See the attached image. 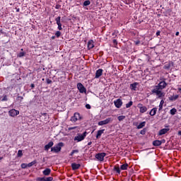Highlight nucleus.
<instances>
[{
	"label": "nucleus",
	"instance_id": "obj_1",
	"mask_svg": "<svg viewBox=\"0 0 181 181\" xmlns=\"http://www.w3.org/2000/svg\"><path fill=\"white\" fill-rule=\"evenodd\" d=\"M152 94H156L158 98H162V97H165V93L162 92L161 89L159 88L154 86L153 89L151 90Z\"/></svg>",
	"mask_w": 181,
	"mask_h": 181
},
{
	"label": "nucleus",
	"instance_id": "obj_2",
	"mask_svg": "<svg viewBox=\"0 0 181 181\" xmlns=\"http://www.w3.org/2000/svg\"><path fill=\"white\" fill-rule=\"evenodd\" d=\"M86 136H87V132H83L82 134H78L74 137V141H75V142H81V141H84Z\"/></svg>",
	"mask_w": 181,
	"mask_h": 181
},
{
	"label": "nucleus",
	"instance_id": "obj_3",
	"mask_svg": "<svg viewBox=\"0 0 181 181\" xmlns=\"http://www.w3.org/2000/svg\"><path fill=\"white\" fill-rule=\"evenodd\" d=\"M62 146H63V143H59L57 145L51 148V152H54V153H59L62 151Z\"/></svg>",
	"mask_w": 181,
	"mask_h": 181
},
{
	"label": "nucleus",
	"instance_id": "obj_4",
	"mask_svg": "<svg viewBox=\"0 0 181 181\" xmlns=\"http://www.w3.org/2000/svg\"><path fill=\"white\" fill-rule=\"evenodd\" d=\"M110 122H112V119H111V117H108L105 120L98 122V124L100 127H103V125H107V124H110Z\"/></svg>",
	"mask_w": 181,
	"mask_h": 181
},
{
	"label": "nucleus",
	"instance_id": "obj_5",
	"mask_svg": "<svg viewBox=\"0 0 181 181\" xmlns=\"http://www.w3.org/2000/svg\"><path fill=\"white\" fill-rule=\"evenodd\" d=\"M105 156H107V153H99L95 155L96 159L98 160H99L100 162H103V160H104V158H105Z\"/></svg>",
	"mask_w": 181,
	"mask_h": 181
},
{
	"label": "nucleus",
	"instance_id": "obj_6",
	"mask_svg": "<svg viewBox=\"0 0 181 181\" xmlns=\"http://www.w3.org/2000/svg\"><path fill=\"white\" fill-rule=\"evenodd\" d=\"M71 121L74 122H76L78 121L79 119H81V117H80V113H74V116L71 117Z\"/></svg>",
	"mask_w": 181,
	"mask_h": 181
},
{
	"label": "nucleus",
	"instance_id": "obj_7",
	"mask_svg": "<svg viewBox=\"0 0 181 181\" xmlns=\"http://www.w3.org/2000/svg\"><path fill=\"white\" fill-rule=\"evenodd\" d=\"M77 88L78 90H79V93H86V88L84 87V86H83V84H81V83H78L77 84Z\"/></svg>",
	"mask_w": 181,
	"mask_h": 181
},
{
	"label": "nucleus",
	"instance_id": "obj_8",
	"mask_svg": "<svg viewBox=\"0 0 181 181\" xmlns=\"http://www.w3.org/2000/svg\"><path fill=\"white\" fill-rule=\"evenodd\" d=\"M8 115H10V117H16V115H19V111L12 109L8 112Z\"/></svg>",
	"mask_w": 181,
	"mask_h": 181
},
{
	"label": "nucleus",
	"instance_id": "obj_9",
	"mask_svg": "<svg viewBox=\"0 0 181 181\" xmlns=\"http://www.w3.org/2000/svg\"><path fill=\"white\" fill-rule=\"evenodd\" d=\"M114 104L116 108H121V107H122V100L121 99H117L114 101Z\"/></svg>",
	"mask_w": 181,
	"mask_h": 181
},
{
	"label": "nucleus",
	"instance_id": "obj_10",
	"mask_svg": "<svg viewBox=\"0 0 181 181\" xmlns=\"http://www.w3.org/2000/svg\"><path fill=\"white\" fill-rule=\"evenodd\" d=\"M137 107L138 108H139L140 112L141 114H144V112H146V111H148V107H146V106H143L142 104H139Z\"/></svg>",
	"mask_w": 181,
	"mask_h": 181
},
{
	"label": "nucleus",
	"instance_id": "obj_11",
	"mask_svg": "<svg viewBox=\"0 0 181 181\" xmlns=\"http://www.w3.org/2000/svg\"><path fill=\"white\" fill-rule=\"evenodd\" d=\"M166 86H168L166 82L161 81L158 83V85L156 86V87H158V88H159L160 90H163V88H165Z\"/></svg>",
	"mask_w": 181,
	"mask_h": 181
},
{
	"label": "nucleus",
	"instance_id": "obj_12",
	"mask_svg": "<svg viewBox=\"0 0 181 181\" xmlns=\"http://www.w3.org/2000/svg\"><path fill=\"white\" fill-rule=\"evenodd\" d=\"M62 18L60 16H58L55 21L57 22V25H58V29L59 30H62L63 28H62V23H61Z\"/></svg>",
	"mask_w": 181,
	"mask_h": 181
},
{
	"label": "nucleus",
	"instance_id": "obj_13",
	"mask_svg": "<svg viewBox=\"0 0 181 181\" xmlns=\"http://www.w3.org/2000/svg\"><path fill=\"white\" fill-rule=\"evenodd\" d=\"M103 76V69H99L96 71L95 78H100Z\"/></svg>",
	"mask_w": 181,
	"mask_h": 181
},
{
	"label": "nucleus",
	"instance_id": "obj_14",
	"mask_svg": "<svg viewBox=\"0 0 181 181\" xmlns=\"http://www.w3.org/2000/svg\"><path fill=\"white\" fill-rule=\"evenodd\" d=\"M53 145V141L49 142L47 145L45 146V151H49V149H50Z\"/></svg>",
	"mask_w": 181,
	"mask_h": 181
},
{
	"label": "nucleus",
	"instance_id": "obj_15",
	"mask_svg": "<svg viewBox=\"0 0 181 181\" xmlns=\"http://www.w3.org/2000/svg\"><path fill=\"white\" fill-rule=\"evenodd\" d=\"M104 131H105V129H101L98 131V133L96 134L97 139H100V138H101V135L104 134Z\"/></svg>",
	"mask_w": 181,
	"mask_h": 181
},
{
	"label": "nucleus",
	"instance_id": "obj_16",
	"mask_svg": "<svg viewBox=\"0 0 181 181\" xmlns=\"http://www.w3.org/2000/svg\"><path fill=\"white\" fill-rule=\"evenodd\" d=\"M71 168H72L73 170H77V169L80 168V164H77L76 163H73L71 164Z\"/></svg>",
	"mask_w": 181,
	"mask_h": 181
},
{
	"label": "nucleus",
	"instance_id": "obj_17",
	"mask_svg": "<svg viewBox=\"0 0 181 181\" xmlns=\"http://www.w3.org/2000/svg\"><path fill=\"white\" fill-rule=\"evenodd\" d=\"M156 111H158V108L154 107V108H153V109L150 111L149 115H150L151 117H153L154 115H156Z\"/></svg>",
	"mask_w": 181,
	"mask_h": 181
},
{
	"label": "nucleus",
	"instance_id": "obj_18",
	"mask_svg": "<svg viewBox=\"0 0 181 181\" xmlns=\"http://www.w3.org/2000/svg\"><path fill=\"white\" fill-rule=\"evenodd\" d=\"M169 129H163L159 131L158 135H165V134L168 133Z\"/></svg>",
	"mask_w": 181,
	"mask_h": 181
},
{
	"label": "nucleus",
	"instance_id": "obj_19",
	"mask_svg": "<svg viewBox=\"0 0 181 181\" xmlns=\"http://www.w3.org/2000/svg\"><path fill=\"white\" fill-rule=\"evenodd\" d=\"M153 145L154 146H160V145H162V141H160V140H156L153 141Z\"/></svg>",
	"mask_w": 181,
	"mask_h": 181
},
{
	"label": "nucleus",
	"instance_id": "obj_20",
	"mask_svg": "<svg viewBox=\"0 0 181 181\" xmlns=\"http://www.w3.org/2000/svg\"><path fill=\"white\" fill-rule=\"evenodd\" d=\"M50 172H52V170L47 168L42 172V173L45 176H49V175H50Z\"/></svg>",
	"mask_w": 181,
	"mask_h": 181
},
{
	"label": "nucleus",
	"instance_id": "obj_21",
	"mask_svg": "<svg viewBox=\"0 0 181 181\" xmlns=\"http://www.w3.org/2000/svg\"><path fill=\"white\" fill-rule=\"evenodd\" d=\"M93 47H94V41H93V40L88 41V48L89 49H93Z\"/></svg>",
	"mask_w": 181,
	"mask_h": 181
},
{
	"label": "nucleus",
	"instance_id": "obj_22",
	"mask_svg": "<svg viewBox=\"0 0 181 181\" xmlns=\"http://www.w3.org/2000/svg\"><path fill=\"white\" fill-rule=\"evenodd\" d=\"M136 86H138V83H134L130 85L131 90L134 91H136Z\"/></svg>",
	"mask_w": 181,
	"mask_h": 181
},
{
	"label": "nucleus",
	"instance_id": "obj_23",
	"mask_svg": "<svg viewBox=\"0 0 181 181\" xmlns=\"http://www.w3.org/2000/svg\"><path fill=\"white\" fill-rule=\"evenodd\" d=\"M178 98H179V95H174L169 98L170 101H176V100H177Z\"/></svg>",
	"mask_w": 181,
	"mask_h": 181
},
{
	"label": "nucleus",
	"instance_id": "obj_24",
	"mask_svg": "<svg viewBox=\"0 0 181 181\" xmlns=\"http://www.w3.org/2000/svg\"><path fill=\"white\" fill-rule=\"evenodd\" d=\"M146 124V122H143L140 123L137 126V129H142V128H144V127H145Z\"/></svg>",
	"mask_w": 181,
	"mask_h": 181
},
{
	"label": "nucleus",
	"instance_id": "obj_25",
	"mask_svg": "<svg viewBox=\"0 0 181 181\" xmlns=\"http://www.w3.org/2000/svg\"><path fill=\"white\" fill-rule=\"evenodd\" d=\"M171 66H172V64H171L170 62H168V63H166V64L164 65V69H165V70H169V69H170Z\"/></svg>",
	"mask_w": 181,
	"mask_h": 181
},
{
	"label": "nucleus",
	"instance_id": "obj_26",
	"mask_svg": "<svg viewBox=\"0 0 181 181\" xmlns=\"http://www.w3.org/2000/svg\"><path fill=\"white\" fill-rule=\"evenodd\" d=\"M120 169L122 170H127L128 169V164L127 163H125V164H123L120 166Z\"/></svg>",
	"mask_w": 181,
	"mask_h": 181
},
{
	"label": "nucleus",
	"instance_id": "obj_27",
	"mask_svg": "<svg viewBox=\"0 0 181 181\" xmlns=\"http://www.w3.org/2000/svg\"><path fill=\"white\" fill-rule=\"evenodd\" d=\"M163 104H165V101L163 100H160L158 111L162 110V108H163Z\"/></svg>",
	"mask_w": 181,
	"mask_h": 181
},
{
	"label": "nucleus",
	"instance_id": "obj_28",
	"mask_svg": "<svg viewBox=\"0 0 181 181\" xmlns=\"http://www.w3.org/2000/svg\"><path fill=\"white\" fill-rule=\"evenodd\" d=\"M176 112H177V110H176V108H173L170 110V114L171 115H175Z\"/></svg>",
	"mask_w": 181,
	"mask_h": 181
},
{
	"label": "nucleus",
	"instance_id": "obj_29",
	"mask_svg": "<svg viewBox=\"0 0 181 181\" xmlns=\"http://www.w3.org/2000/svg\"><path fill=\"white\" fill-rule=\"evenodd\" d=\"M1 101H8V96L6 95L0 98Z\"/></svg>",
	"mask_w": 181,
	"mask_h": 181
},
{
	"label": "nucleus",
	"instance_id": "obj_30",
	"mask_svg": "<svg viewBox=\"0 0 181 181\" xmlns=\"http://www.w3.org/2000/svg\"><path fill=\"white\" fill-rule=\"evenodd\" d=\"M41 180L52 181V180H53V177H46V178H41Z\"/></svg>",
	"mask_w": 181,
	"mask_h": 181
},
{
	"label": "nucleus",
	"instance_id": "obj_31",
	"mask_svg": "<svg viewBox=\"0 0 181 181\" xmlns=\"http://www.w3.org/2000/svg\"><path fill=\"white\" fill-rule=\"evenodd\" d=\"M36 163V160H33L31 163L27 164V165L28 166V168H31V166H33V165H35Z\"/></svg>",
	"mask_w": 181,
	"mask_h": 181
},
{
	"label": "nucleus",
	"instance_id": "obj_32",
	"mask_svg": "<svg viewBox=\"0 0 181 181\" xmlns=\"http://www.w3.org/2000/svg\"><path fill=\"white\" fill-rule=\"evenodd\" d=\"M90 4H91V2H90V1H88V0L85 1L83 2L84 6H88V5H90Z\"/></svg>",
	"mask_w": 181,
	"mask_h": 181
},
{
	"label": "nucleus",
	"instance_id": "obj_33",
	"mask_svg": "<svg viewBox=\"0 0 181 181\" xmlns=\"http://www.w3.org/2000/svg\"><path fill=\"white\" fill-rule=\"evenodd\" d=\"M134 103L132 101L129 102L127 104H126V108H129Z\"/></svg>",
	"mask_w": 181,
	"mask_h": 181
},
{
	"label": "nucleus",
	"instance_id": "obj_34",
	"mask_svg": "<svg viewBox=\"0 0 181 181\" xmlns=\"http://www.w3.org/2000/svg\"><path fill=\"white\" fill-rule=\"evenodd\" d=\"M117 119H118L119 121H124V119H125V116H124V115L119 116V117H117Z\"/></svg>",
	"mask_w": 181,
	"mask_h": 181
},
{
	"label": "nucleus",
	"instance_id": "obj_35",
	"mask_svg": "<svg viewBox=\"0 0 181 181\" xmlns=\"http://www.w3.org/2000/svg\"><path fill=\"white\" fill-rule=\"evenodd\" d=\"M114 170H115L117 173H121V170H119V167H115Z\"/></svg>",
	"mask_w": 181,
	"mask_h": 181
},
{
	"label": "nucleus",
	"instance_id": "obj_36",
	"mask_svg": "<svg viewBox=\"0 0 181 181\" xmlns=\"http://www.w3.org/2000/svg\"><path fill=\"white\" fill-rule=\"evenodd\" d=\"M61 35H62V32H60V31H57L55 33V36L57 37H60Z\"/></svg>",
	"mask_w": 181,
	"mask_h": 181
},
{
	"label": "nucleus",
	"instance_id": "obj_37",
	"mask_svg": "<svg viewBox=\"0 0 181 181\" xmlns=\"http://www.w3.org/2000/svg\"><path fill=\"white\" fill-rule=\"evenodd\" d=\"M18 57H23V56H25V52H20L19 54H18Z\"/></svg>",
	"mask_w": 181,
	"mask_h": 181
},
{
	"label": "nucleus",
	"instance_id": "obj_38",
	"mask_svg": "<svg viewBox=\"0 0 181 181\" xmlns=\"http://www.w3.org/2000/svg\"><path fill=\"white\" fill-rule=\"evenodd\" d=\"M21 168H22V169H26V168H28V164L22 163L21 164Z\"/></svg>",
	"mask_w": 181,
	"mask_h": 181
},
{
	"label": "nucleus",
	"instance_id": "obj_39",
	"mask_svg": "<svg viewBox=\"0 0 181 181\" xmlns=\"http://www.w3.org/2000/svg\"><path fill=\"white\" fill-rule=\"evenodd\" d=\"M22 155H23V153H22V151H21V150H19V151H18V156L19 158H21V156H22Z\"/></svg>",
	"mask_w": 181,
	"mask_h": 181
},
{
	"label": "nucleus",
	"instance_id": "obj_40",
	"mask_svg": "<svg viewBox=\"0 0 181 181\" xmlns=\"http://www.w3.org/2000/svg\"><path fill=\"white\" fill-rule=\"evenodd\" d=\"M47 84H52V80L47 78Z\"/></svg>",
	"mask_w": 181,
	"mask_h": 181
},
{
	"label": "nucleus",
	"instance_id": "obj_41",
	"mask_svg": "<svg viewBox=\"0 0 181 181\" xmlns=\"http://www.w3.org/2000/svg\"><path fill=\"white\" fill-rule=\"evenodd\" d=\"M86 108H87V110H90L91 108V106L90 105L87 104L86 105Z\"/></svg>",
	"mask_w": 181,
	"mask_h": 181
},
{
	"label": "nucleus",
	"instance_id": "obj_42",
	"mask_svg": "<svg viewBox=\"0 0 181 181\" xmlns=\"http://www.w3.org/2000/svg\"><path fill=\"white\" fill-rule=\"evenodd\" d=\"M76 128H77V127H69V130L71 131L72 129H76Z\"/></svg>",
	"mask_w": 181,
	"mask_h": 181
},
{
	"label": "nucleus",
	"instance_id": "obj_43",
	"mask_svg": "<svg viewBox=\"0 0 181 181\" xmlns=\"http://www.w3.org/2000/svg\"><path fill=\"white\" fill-rule=\"evenodd\" d=\"M73 153H78V150H73Z\"/></svg>",
	"mask_w": 181,
	"mask_h": 181
},
{
	"label": "nucleus",
	"instance_id": "obj_44",
	"mask_svg": "<svg viewBox=\"0 0 181 181\" xmlns=\"http://www.w3.org/2000/svg\"><path fill=\"white\" fill-rule=\"evenodd\" d=\"M18 100H23V98L22 96H18Z\"/></svg>",
	"mask_w": 181,
	"mask_h": 181
},
{
	"label": "nucleus",
	"instance_id": "obj_45",
	"mask_svg": "<svg viewBox=\"0 0 181 181\" xmlns=\"http://www.w3.org/2000/svg\"><path fill=\"white\" fill-rule=\"evenodd\" d=\"M160 35V32L158 31V32L156 33V35H157V36H159Z\"/></svg>",
	"mask_w": 181,
	"mask_h": 181
},
{
	"label": "nucleus",
	"instance_id": "obj_46",
	"mask_svg": "<svg viewBox=\"0 0 181 181\" xmlns=\"http://www.w3.org/2000/svg\"><path fill=\"white\" fill-rule=\"evenodd\" d=\"M31 88H35V84L32 83V84H31Z\"/></svg>",
	"mask_w": 181,
	"mask_h": 181
},
{
	"label": "nucleus",
	"instance_id": "obj_47",
	"mask_svg": "<svg viewBox=\"0 0 181 181\" xmlns=\"http://www.w3.org/2000/svg\"><path fill=\"white\" fill-rule=\"evenodd\" d=\"M73 155H74V153H73V151L70 153V156H73Z\"/></svg>",
	"mask_w": 181,
	"mask_h": 181
},
{
	"label": "nucleus",
	"instance_id": "obj_48",
	"mask_svg": "<svg viewBox=\"0 0 181 181\" xmlns=\"http://www.w3.org/2000/svg\"><path fill=\"white\" fill-rule=\"evenodd\" d=\"M175 35H176V36H179V32H177V33H175Z\"/></svg>",
	"mask_w": 181,
	"mask_h": 181
},
{
	"label": "nucleus",
	"instance_id": "obj_49",
	"mask_svg": "<svg viewBox=\"0 0 181 181\" xmlns=\"http://www.w3.org/2000/svg\"><path fill=\"white\" fill-rule=\"evenodd\" d=\"M178 135L181 136V131L178 132Z\"/></svg>",
	"mask_w": 181,
	"mask_h": 181
},
{
	"label": "nucleus",
	"instance_id": "obj_50",
	"mask_svg": "<svg viewBox=\"0 0 181 181\" xmlns=\"http://www.w3.org/2000/svg\"><path fill=\"white\" fill-rule=\"evenodd\" d=\"M91 144H92V142L90 141V142L88 144V145L90 146V145H91Z\"/></svg>",
	"mask_w": 181,
	"mask_h": 181
},
{
	"label": "nucleus",
	"instance_id": "obj_51",
	"mask_svg": "<svg viewBox=\"0 0 181 181\" xmlns=\"http://www.w3.org/2000/svg\"><path fill=\"white\" fill-rule=\"evenodd\" d=\"M52 39H53V40L55 39V37H54V36H52Z\"/></svg>",
	"mask_w": 181,
	"mask_h": 181
},
{
	"label": "nucleus",
	"instance_id": "obj_52",
	"mask_svg": "<svg viewBox=\"0 0 181 181\" xmlns=\"http://www.w3.org/2000/svg\"><path fill=\"white\" fill-rule=\"evenodd\" d=\"M113 42H114V43H117V40H114Z\"/></svg>",
	"mask_w": 181,
	"mask_h": 181
},
{
	"label": "nucleus",
	"instance_id": "obj_53",
	"mask_svg": "<svg viewBox=\"0 0 181 181\" xmlns=\"http://www.w3.org/2000/svg\"><path fill=\"white\" fill-rule=\"evenodd\" d=\"M178 91H181V88H178Z\"/></svg>",
	"mask_w": 181,
	"mask_h": 181
},
{
	"label": "nucleus",
	"instance_id": "obj_54",
	"mask_svg": "<svg viewBox=\"0 0 181 181\" xmlns=\"http://www.w3.org/2000/svg\"><path fill=\"white\" fill-rule=\"evenodd\" d=\"M3 159V157H0V161L2 160Z\"/></svg>",
	"mask_w": 181,
	"mask_h": 181
},
{
	"label": "nucleus",
	"instance_id": "obj_55",
	"mask_svg": "<svg viewBox=\"0 0 181 181\" xmlns=\"http://www.w3.org/2000/svg\"><path fill=\"white\" fill-rule=\"evenodd\" d=\"M141 134H144V132H141Z\"/></svg>",
	"mask_w": 181,
	"mask_h": 181
},
{
	"label": "nucleus",
	"instance_id": "obj_56",
	"mask_svg": "<svg viewBox=\"0 0 181 181\" xmlns=\"http://www.w3.org/2000/svg\"><path fill=\"white\" fill-rule=\"evenodd\" d=\"M141 134H144V132H141Z\"/></svg>",
	"mask_w": 181,
	"mask_h": 181
}]
</instances>
